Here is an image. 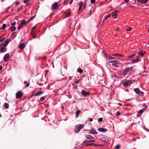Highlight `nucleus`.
<instances>
[{"label":"nucleus","instance_id":"nucleus-42","mask_svg":"<svg viewBox=\"0 0 149 149\" xmlns=\"http://www.w3.org/2000/svg\"><path fill=\"white\" fill-rule=\"evenodd\" d=\"M120 114V113L119 111H118L116 112V116H118Z\"/></svg>","mask_w":149,"mask_h":149},{"label":"nucleus","instance_id":"nucleus-53","mask_svg":"<svg viewBox=\"0 0 149 149\" xmlns=\"http://www.w3.org/2000/svg\"><path fill=\"white\" fill-rule=\"evenodd\" d=\"M33 38L34 39H35L36 38H37L36 36V35H33Z\"/></svg>","mask_w":149,"mask_h":149},{"label":"nucleus","instance_id":"nucleus-22","mask_svg":"<svg viewBox=\"0 0 149 149\" xmlns=\"http://www.w3.org/2000/svg\"><path fill=\"white\" fill-rule=\"evenodd\" d=\"M111 77L115 80L117 77L115 74H113L111 75Z\"/></svg>","mask_w":149,"mask_h":149},{"label":"nucleus","instance_id":"nucleus-26","mask_svg":"<svg viewBox=\"0 0 149 149\" xmlns=\"http://www.w3.org/2000/svg\"><path fill=\"white\" fill-rule=\"evenodd\" d=\"M107 58L110 59H114V58L113 57H112V56H107Z\"/></svg>","mask_w":149,"mask_h":149},{"label":"nucleus","instance_id":"nucleus-40","mask_svg":"<svg viewBox=\"0 0 149 149\" xmlns=\"http://www.w3.org/2000/svg\"><path fill=\"white\" fill-rule=\"evenodd\" d=\"M116 149H120V146L119 145H116Z\"/></svg>","mask_w":149,"mask_h":149},{"label":"nucleus","instance_id":"nucleus-11","mask_svg":"<svg viewBox=\"0 0 149 149\" xmlns=\"http://www.w3.org/2000/svg\"><path fill=\"white\" fill-rule=\"evenodd\" d=\"M98 130L100 132H105L107 131V130L104 128H100L98 129Z\"/></svg>","mask_w":149,"mask_h":149},{"label":"nucleus","instance_id":"nucleus-60","mask_svg":"<svg viewBox=\"0 0 149 149\" xmlns=\"http://www.w3.org/2000/svg\"><path fill=\"white\" fill-rule=\"evenodd\" d=\"M103 54H104V55H106V53L105 52V51H104H104H103Z\"/></svg>","mask_w":149,"mask_h":149},{"label":"nucleus","instance_id":"nucleus-15","mask_svg":"<svg viewBox=\"0 0 149 149\" xmlns=\"http://www.w3.org/2000/svg\"><path fill=\"white\" fill-rule=\"evenodd\" d=\"M89 142H86L85 143H84V142L82 143V145H83V144H85V145L86 146H91L93 145V143H89Z\"/></svg>","mask_w":149,"mask_h":149},{"label":"nucleus","instance_id":"nucleus-27","mask_svg":"<svg viewBox=\"0 0 149 149\" xmlns=\"http://www.w3.org/2000/svg\"><path fill=\"white\" fill-rule=\"evenodd\" d=\"M138 54L140 55L141 56H143V52L142 51H140L138 53Z\"/></svg>","mask_w":149,"mask_h":149},{"label":"nucleus","instance_id":"nucleus-59","mask_svg":"<svg viewBox=\"0 0 149 149\" xmlns=\"http://www.w3.org/2000/svg\"><path fill=\"white\" fill-rule=\"evenodd\" d=\"M73 0H71L70 1V4L71 5L72 3V2H73Z\"/></svg>","mask_w":149,"mask_h":149},{"label":"nucleus","instance_id":"nucleus-45","mask_svg":"<svg viewBox=\"0 0 149 149\" xmlns=\"http://www.w3.org/2000/svg\"><path fill=\"white\" fill-rule=\"evenodd\" d=\"M4 40V39L0 36V42H2Z\"/></svg>","mask_w":149,"mask_h":149},{"label":"nucleus","instance_id":"nucleus-30","mask_svg":"<svg viewBox=\"0 0 149 149\" xmlns=\"http://www.w3.org/2000/svg\"><path fill=\"white\" fill-rule=\"evenodd\" d=\"M93 145L94 146L99 147L103 146V145L99 144H95L93 143Z\"/></svg>","mask_w":149,"mask_h":149},{"label":"nucleus","instance_id":"nucleus-37","mask_svg":"<svg viewBox=\"0 0 149 149\" xmlns=\"http://www.w3.org/2000/svg\"><path fill=\"white\" fill-rule=\"evenodd\" d=\"M11 25L12 26H14V25H15L16 24V22H15V21H13V22H12L11 23Z\"/></svg>","mask_w":149,"mask_h":149},{"label":"nucleus","instance_id":"nucleus-34","mask_svg":"<svg viewBox=\"0 0 149 149\" xmlns=\"http://www.w3.org/2000/svg\"><path fill=\"white\" fill-rule=\"evenodd\" d=\"M83 3L82 2H80L79 3V10H81V7L83 6Z\"/></svg>","mask_w":149,"mask_h":149},{"label":"nucleus","instance_id":"nucleus-31","mask_svg":"<svg viewBox=\"0 0 149 149\" xmlns=\"http://www.w3.org/2000/svg\"><path fill=\"white\" fill-rule=\"evenodd\" d=\"M6 27V25L5 24H3L2 26V27L1 28V29H4Z\"/></svg>","mask_w":149,"mask_h":149},{"label":"nucleus","instance_id":"nucleus-48","mask_svg":"<svg viewBox=\"0 0 149 149\" xmlns=\"http://www.w3.org/2000/svg\"><path fill=\"white\" fill-rule=\"evenodd\" d=\"M45 99V97H41L40 98V101H43Z\"/></svg>","mask_w":149,"mask_h":149},{"label":"nucleus","instance_id":"nucleus-52","mask_svg":"<svg viewBox=\"0 0 149 149\" xmlns=\"http://www.w3.org/2000/svg\"><path fill=\"white\" fill-rule=\"evenodd\" d=\"M22 9L20 8H19L17 9V11L19 12V11L22 10Z\"/></svg>","mask_w":149,"mask_h":149},{"label":"nucleus","instance_id":"nucleus-57","mask_svg":"<svg viewBox=\"0 0 149 149\" xmlns=\"http://www.w3.org/2000/svg\"><path fill=\"white\" fill-rule=\"evenodd\" d=\"M16 93H22V91H19L18 92H17Z\"/></svg>","mask_w":149,"mask_h":149},{"label":"nucleus","instance_id":"nucleus-1","mask_svg":"<svg viewBox=\"0 0 149 149\" xmlns=\"http://www.w3.org/2000/svg\"><path fill=\"white\" fill-rule=\"evenodd\" d=\"M86 137L89 140H85L84 141V143L86 142H91L95 141V138L90 134H88L86 136Z\"/></svg>","mask_w":149,"mask_h":149},{"label":"nucleus","instance_id":"nucleus-35","mask_svg":"<svg viewBox=\"0 0 149 149\" xmlns=\"http://www.w3.org/2000/svg\"><path fill=\"white\" fill-rule=\"evenodd\" d=\"M148 0H142L141 3L143 4L146 3Z\"/></svg>","mask_w":149,"mask_h":149},{"label":"nucleus","instance_id":"nucleus-21","mask_svg":"<svg viewBox=\"0 0 149 149\" xmlns=\"http://www.w3.org/2000/svg\"><path fill=\"white\" fill-rule=\"evenodd\" d=\"M26 22L25 20L22 21L20 24L23 26V25H26Z\"/></svg>","mask_w":149,"mask_h":149},{"label":"nucleus","instance_id":"nucleus-51","mask_svg":"<svg viewBox=\"0 0 149 149\" xmlns=\"http://www.w3.org/2000/svg\"><path fill=\"white\" fill-rule=\"evenodd\" d=\"M70 14H67L65 17H69L70 16Z\"/></svg>","mask_w":149,"mask_h":149},{"label":"nucleus","instance_id":"nucleus-64","mask_svg":"<svg viewBox=\"0 0 149 149\" xmlns=\"http://www.w3.org/2000/svg\"><path fill=\"white\" fill-rule=\"evenodd\" d=\"M27 83V82L26 81H25L24 82V84H26Z\"/></svg>","mask_w":149,"mask_h":149},{"label":"nucleus","instance_id":"nucleus-49","mask_svg":"<svg viewBox=\"0 0 149 149\" xmlns=\"http://www.w3.org/2000/svg\"><path fill=\"white\" fill-rule=\"evenodd\" d=\"M103 120V118H100L98 120V121L100 122L102 121Z\"/></svg>","mask_w":149,"mask_h":149},{"label":"nucleus","instance_id":"nucleus-3","mask_svg":"<svg viewBox=\"0 0 149 149\" xmlns=\"http://www.w3.org/2000/svg\"><path fill=\"white\" fill-rule=\"evenodd\" d=\"M132 83V81L131 80H128L125 81H123L122 82V84L125 87H127L130 86Z\"/></svg>","mask_w":149,"mask_h":149},{"label":"nucleus","instance_id":"nucleus-17","mask_svg":"<svg viewBox=\"0 0 149 149\" xmlns=\"http://www.w3.org/2000/svg\"><path fill=\"white\" fill-rule=\"evenodd\" d=\"M23 95V94H16V97L17 98H21Z\"/></svg>","mask_w":149,"mask_h":149},{"label":"nucleus","instance_id":"nucleus-7","mask_svg":"<svg viewBox=\"0 0 149 149\" xmlns=\"http://www.w3.org/2000/svg\"><path fill=\"white\" fill-rule=\"evenodd\" d=\"M9 40H7L5 41L3 43L0 44V47H1L2 46H5L6 47L7 45L9 43Z\"/></svg>","mask_w":149,"mask_h":149},{"label":"nucleus","instance_id":"nucleus-50","mask_svg":"<svg viewBox=\"0 0 149 149\" xmlns=\"http://www.w3.org/2000/svg\"><path fill=\"white\" fill-rule=\"evenodd\" d=\"M68 1V0H64L63 2V4H65Z\"/></svg>","mask_w":149,"mask_h":149},{"label":"nucleus","instance_id":"nucleus-23","mask_svg":"<svg viewBox=\"0 0 149 149\" xmlns=\"http://www.w3.org/2000/svg\"><path fill=\"white\" fill-rule=\"evenodd\" d=\"M76 84L73 83L72 84V85L73 86L72 88L73 89H75L77 88V85H75Z\"/></svg>","mask_w":149,"mask_h":149},{"label":"nucleus","instance_id":"nucleus-62","mask_svg":"<svg viewBox=\"0 0 149 149\" xmlns=\"http://www.w3.org/2000/svg\"><path fill=\"white\" fill-rule=\"evenodd\" d=\"M86 7V5L85 4H84V8L85 9Z\"/></svg>","mask_w":149,"mask_h":149},{"label":"nucleus","instance_id":"nucleus-41","mask_svg":"<svg viewBox=\"0 0 149 149\" xmlns=\"http://www.w3.org/2000/svg\"><path fill=\"white\" fill-rule=\"evenodd\" d=\"M81 93H89V92L86 91L84 90H82L81 91Z\"/></svg>","mask_w":149,"mask_h":149},{"label":"nucleus","instance_id":"nucleus-12","mask_svg":"<svg viewBox=\"0 0 149 149\" xmlns=\"http://www.w3.org/2000/svg\"><path fill=\"white\" fill-rule=\"evenodd\" d=\"M58 6V4L57 3H55L52 6V9L54 10L57 8Z\"/></svg>","mask_w":149,"mask_h":149},{"label":"nucleus","instance_id":"nucleus-32","mask_svg":"<svg viewBox=\"0 0 149 149\" xmlns=\"http://www.w3.org/2000/svg\"><path fill=\"white\" fill-rule=\"evenodd\" d=\"M78 71L80 73H82L83 72V70L80 68H79L77 69Z\"/></svg>","mask_w":149,"mask_h":149},{"label":"nucleus","instance_id":"nucleus-19","mask_svg":"<svg viewBox=\"0 0 149 149\" xmlns=\"http://www.w3.org/2000/svg\"><path fill=\"white\" fill-rule=\"evenodd\" d=\"M3 106L4 108L6 109H8L9 108V104L8 103H5L4 105Z\"/></svg>","mask_w":149,"mask_h":149},{"label":"nucleus","instance_id":"nucleus-47","mask_svg":"<svg viewBox=\"0 0 149 149\" xmlns=\"http://www.w3.org/2000/svg\"><path fill=\"white\" fill-rule=\"evenodd\" d=\"M91 3L93 4L95 2V0H90Z\"/></svg>","mask_w":149,"mask_h":149},{"label":"nucleus","instance_id":"nucleus-33","mask_svg":"<svg viewBox=\"0 0 149 149\" xmlns=\"http://www.w3.org/2000/svg\"><path fill=\"white\" fill-rule=\"evenodd\" d=\"M41 94H32L31 95V97L33 96H40Z\"/></svg>","mask_w":149,"mask_h":149},{"label":"nucleus","instance_id":"nucleus-39","mask_svg":"<svg viewBox=\"0 0 149 149\" xmlns=\"http://www.w3.org/2000/svg\"><path fill=\"white\" fill-rule=\"evenodd\" d=\"M135 56V54H134L128 56V58H133Z\"/></svg>","mask_w":149,"mask_h":149},{"label":"nucleus","instance_id":"nucleus-10","mask_svg":"<svg viewBox=\"0 0 149 149\" xmlns=\"http://www.w3.org/2000/svg\"><path fill=\"white\" fill-rule=\"evenodd\" d=\"M130 70V68L129 67H127L125 68L123 72V74L124 75H126L128 72Z\"/></svg>","mask_w":149,"mask_h":149},{"label":"nucleus","instance_id":"nucleus-58","mask_svg":"<svg viewBox=\"0 0 149 149\" xmlns=\"http://www.w3.org/2000/svg\"><path fill=\"white\" fill-rule=\"evenodd\" d=\"M129 0H124L125 2L126 3H128L129 2Z\"/></svg>","mask_w":149,"mask_h":149},{"label":"nucleus","instance_id":"nucleus-13","mask_svg":"<svg viewBox=\"0 0 149 149\" xmlns=\"http://www.w3.org/2000/svg\"><path fill=\"white\" fill-rule=\"evenodd\" d=\"M75 116L76 118L78 117L79 115L81 113V111L79 110H77L75 112Z\"/></svg>","mask_w":149,"mask_h":149},{"label":"nucleus","instance_id":"nucleus-38","mask_svg":"<svg viewBox=\"0 0 149 149\" xmlns=\"http://www.w3.org/2000/svg\"><path fill=\"white\" fill-rule=\"evenodd\" d=\"M132 29V28L130 27H129L128 28L126 29V30L127 31H130Z\"/></svg>","mask_w":149,"mask_h":149},{"label":"nucleus","instance_id":"nucleus-24","mask_svg":"<svg viewBox=\"0 0 149 149\" xmlns=\"http://www.w3.org/2000/svg\"><path fill=\"white\" fill-rule=\"evenodd\" d=\"M112 15L113 17H114V19H116L117 16L118 15L117 13H114V12H113L112 13Z\"/></svg>","mask_w":149,"mask_h":149},{"label":"nucleus","instance_id":"nucleus-8","mask_svg":"<svg viewBox=\"0 0 149 149\" xmlns=\"http://www.w3.org/2000/svg\"><path fill=\"white\" fill-rule=\"evenodd\" d=\"M0 49V52L3 53L6 52L7 50V49L6 48V47L5 46H2Z\"/></svg>","mask_w":149,"mask_h":149},{"label":"nucleus","instance_id":"nucleus-5","mask_svg":"<svg viewBox=\"0 0 149 149\" xmlns=\"http://www.w3.org/2000/svg\"><path fill=\"white\" fill-rule=\"evenodd\" d=\"M10 58V55L9 54L7 53L3 57V59L4 60V61L6 62Z\"/></svg>","mask_w":149,"mask_h":149},{"label":"nucleus","instance_id":"nucleus-61","mask_svg":"<svg viewBox=\"0 0 149 149\" xmlns=\"http://www.w3.org/2000/svg\"><path fill=\"white\" fill-rule=\"evenodd\" d=\"M125 106H131V105H130V104H125Z\"/></svg>","mask_w":149,"mask_h":149},{"label":"nucleus","instance_id":"nucleus-63","mask_svg":"<svg viewBox=\"0 0 149 149\" xmlns=\"http://www.w3.org/2000/svg\"><path fill=\"white\" fill-rule=\"evenodd\" d=\"M2 66H0V71L2 69Z\"/></svg>","mask_w":149,"mask_h":149},{"label":"nucleus","instance_id":"nucleus-20","mask_svg":"<svg viewBox=\"0 0 149 149\" xmlns=\"http://www.w3.org/2000/svg\"><path fill=\"white\" fill-rule=\"evenodd\" d=\"M16 28L13 26H12L10 27V30L11 31H15L16 30Z\"/></svg>","mask_w":149,"mask_h":149},{"label":"nucleus","instance_id":"nucleus-18","mask_svg":"<svg viewBox=\"0 0 149 149\" xmlns=\"http://www.w3.org/2000/svg\"><path fill=\"white\" fill-rule=\"evenodd\" d=\"M90 133L91 134H97V133L95 130L93 129L90 131Z\"/></svg>","mask_w":149,"mask_h":149},{"label":"nucleus","instance_id":"nucleus-25","mask_svg":"<svg viewBox=\"0 0 149 149\" xmlns=\"http://www.w3.org/2000/svg\"><path fill=\"white\" fill-rule=\"evenodd\" d=\"M81 79H79L78 80H77L76 81H74V83H75L74 84H78L80 83V81H81Z\"/></svg>","mask_w":149,"mask_h":149},{"label":"nucleus","instance_id":"nucleus-29","mask_svg":"<svg viewBox=\"0 0 149 149\" xmlns=\"http://www.w3.org/2000/svg\"><path fill=\"white\" fill-rule=\"evenodd\" d=\"M144 111L143 109H141L140 110H139L138 112V113L139 114H141Z\"/></svg>","mask_w":149,"mask_h":149},{"label":"nucleus","instance_id":"nucleus-44","mask_svg":"<svg viewBox=\"0 0 149 149\" xmlns=\"http://www.w3.org/2000/svg\"><path fill=\"white\" fill-rule=\"evenodd\" d=\"M148 107V106L146 105L144 106L143 108V109L144 111L146 110V109Z\"/></svg>","mask_w":149,"mask_h":149},{"label":"nucleus","instance_id":"nucleus-2","mask_svg":"<svg viewBox=\"0 0 149 149\" xmlns=\"http://www.w3.org/2000/svg\"><path fill=\"white\" fill-rule=\"evenodd\" d=\"M84 126V124H79L76 125L75 126L74 132L77 133H78Z\"/></svg>","mask_w":149,"mask_h":149},{"label":"nucleus","instance_id":"nucleus-55","mask_svg":"<svg viewBox=\"0 0 149 149\" xmlns=\"http://www.w3.org/2000/svg\"><path fill=\"white\" fill-rule=\"evenodd\" d=\"M29 85H30L29 84V83H28L26 84V86L27 87H29Z\"/></svg>","mask_w":149,"mask_h":149},{"label":"nucleus","instance_id":"nucleus-54","mask_svg":"<svg viewBox=\"0 0 149 149\" xmlns=\"http://www.w3.org/2000/svg\"><path fill=\"white\" fill-rule=\"evenodd\" d=\"M19 2L18 1H17L15 2V4L16 5H18L19 4Z\"/></svg>","mask_w":149,"mask_h":149},{"label":"nucleus","instance_id":"nucleus-46","mask_svg":"<svg viewBox=\"0 0 149 149\" xmlns=\"http://www.w3.org/2000/svg\"><path fill=\"white\" fill-rule=\"evenodd\" d=\"M29 0H24V2L25 3H27L28 2H29Z\"/></svg>","mask_w":149,"mask_h":149},{"label":"nucleus","instance_id":"nucleus-28","mask_svg":"<svg viewBox=\"0 0 149 149\" xmlns=\"http://www.w3.org/2000/svg\"><path fill=\"white\" fill-rule=\"evenodd\" d=\"M82 96L86 97V96H88L89 94H81Z\"/></svg>","mask_w":149,"mask_h":149},{"label":"nucleus","instance_id":"nucleus-36","mask_svg":"<svg viewBox=\"0 0 149 149\" xmlns=\"http://www.w3.org/2000/svg\"><path fill=\"white\" fill-rule=\"evenodd\" d=\"M111 15V14H109L108 15H107L104 18V19H106L109 17Z\"/></svg>","mask_w":149,"mask_h":149},{"label":"nucleus","instance_id":"nucleus-14","mask_svg":"<svg viewBox=\"0 0 149 149\" xmlns=\"http://www.w3.org/2000/svg\"><path fill=\"white\" fill-rule=\"evenodd\" d=\"M134 91L136 93H143V92H141L140 91L139 88H134Z\"/></svg>","mask_w":149,"mask_h":149},{"label":"nucleus","instance_id":"nucleus-16","mask_svg":"<svg viewBox=\"0 0 149 149\" xmlns=\"http://www.w3.org/2000/svg\"><path fill=\"white\" fill-rule=\"evenodd\" d=\"M139 57L138 56H136V59H134L132 60V62L133 63H137L139 62Z\"/></svg>","mask_w":149,"mask_h":149},{"label":"nucleus","instance_id":"nucleus-6","mask_svg":"<svg viewBox=\"0 0 149 149\" xmlns=\"http://www.w3.org/2000/svg\"><path fill=\"white\" fill-rule=\"evenodd\" d=\"M73 76H67L66 78V79L67 80V81H70L71 80H73V79L75 78Z\"/></svg>","mask_w":149,"mask_h":149},{"label":"nucleus","instance_id":"nucleus-9","mask_svg":"<svg viewBox=\"0 0 149 149\" xmlns=\"http://www.w3.org/2000/svg\"><path fill=\"white\" fill-rule=\"evenodd\" d=\"M25 45L24 43H21L18 45L19 48L21 49H23L25 48Z\"/></svg>","mask_w":149,"mask_h":149},{"label":"nucleus","instance_id":"nucleus-56","mask_svg":"<svg viewBox=\"0 0 149 149\" xmlns=\"http://www.w3.org/2000/svg\"><path fill=\"white\" fill-rule=\"evenodd\" d=\"M137 0V1H138V2L139 3V2H141V1H142V0Z\"/></svg>","mask_w":149,"mask_h":149},{"label":"nucleus","instance_id":"nucleus-4","mask_svg":"<svg viewBox=\"0 0 149 149\" xmlns=\"http://www.w3.org/2000/svg\"><path fill=\"white\" fill-rule=\"evenodd\" d=\"M109 63H112V65L113 66H115L116 67H118V64H120V62L117 60L110 62Z\"/></svg>","mask_w":149,"mask_h":149},{"label":"nucleus","instance_id":"nucleus-43","mask_svg":"<svg viewBox=\"0 0 149 149\" xmlns=\"http://www.w3.org/2000/svg\"><path fill=\"white\" fill-rule=\"evenodd\" d=\"M23 26L20 24L19 26L18 27V29L19 30H20L22 27Z\"/></svg>","mask_w":149,"mask_h":149}]
</instances>
